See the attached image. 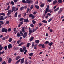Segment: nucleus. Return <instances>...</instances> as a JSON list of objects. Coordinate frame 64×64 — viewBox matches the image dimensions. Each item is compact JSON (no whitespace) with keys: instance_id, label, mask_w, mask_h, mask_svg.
<instances>
[{"instance_id":"obj_1","label":"nucleus","mask_w":64,"mask_h":64,"mask_svg":"<svg viewBox=\"0 0 64 64\" xmlns=\"http://www.w3.org/2000/svg\"><path fill=\"white\" fill-rule=\"evenodd\" d=\"M2 32H4L7 33V28H3L2 29Z\"/></svg>"},{"instance_id":"obj_2","label":"nucleus","mask_w":64,"mask_h":64,"mask_svg":"<svg viewBox=\"0 0 64 64\" xmlns=\"http://www.w3.org/2000/svg\"><path fill=\"white\" fill-rule=\"evenodd\" d=\"M27 34H28V32H25L24 34H23V38H25L27 36Z\"/></svg>"},{"instance_id":"obj_3","label":"nucleus","mask_w":64,"mask_h":64,"mask_svg":"<svg viewBox=\"0 0 64 64\" xmlns=\"http://www.w3.org/2000/svg\"><path fill=\"white\" fill-rule=\"evenodd\" d=\"M51 11H52V10L51 9L49 10V8H46L45 11L47 13L48 12H51Z\"/></svg>"},{"instance_id":"obj_4","label":"nucleus","mask_w":64,"mask_h":64,"mask_svg":"<svg viewBox=\"0 0 64 64\" xmlns=\"http://www.w3.org/2000/svg\"><path fill=\"white\" fill-rule=\"evenodd\" d=\"M62 11H63V8H61L59 10L58 13V14H60Z\"/></svg>"},{"instance_id":"obj_5","label":"nucleus","mask_w":64,"mask_h":64,"mask_svg":"<svg viewBox=\"0 0 64 64\" xmlns=\"http://www.w3.org/2000/svg\"><path fill=\"white\" fill-rule=\"evenodd\" d=\"M62 11H63V8H61L59 10L58 13V14H60Z\"/></svg>"},{"instance_id":"obj_6","label":"nucleus","mask_w":64,"mask_h":64,"mask_svg":"<svg viewBox=\"0 0 64 64\" xmlns=\"http://www.w3.org/2000/svg\"><path fill=\"white\" fill-rule=\"evenodd\" d=\"M10 14H11V10H9L8 11L7 15L8 16H9V15Z\"/></svg>"},{"instance_id":"obj_7","label":"nucleus","mask_w":64,"mask_h":64,"mask_svg":"<svg viewBox=\"0 0 64 64\" xmlns=\"http://www.w3.org/2000/svg\"><path fill=\"white\" fill-rule=\"evenodd\" d=\"M31 2V0H26V3L27 4H30Z\"/></svg>"},{"instance_id":"obj_8","label":"nucleus","mask_w":64,"mask_h":64,"mask_svg":"<svg viewBox=\"0 0 64 64\" xmlns=\"http://www.w3.org/2000/svg\"><path fill=\"white\" fill-rule=\"evenodd\" d=\"M8 47L9 49H10V48H12V46L11 44H8Z\"/></svg>"},{"instance_id":"obj_9","label":"nucleus","mask_w":64,"mask_h":64,"mask_svg":"<svg viewBox=\"0 0 64 64\" xmlns=\"http://www.w3.org/2000/svg\"><path fill=\"white\" fill-rule=\"evenodd\" d=\"M24 58H23L22 59L20 60V63L21 64H23V63H24Z\"/></svg>"},{"instance_id":"obj_10","label":"nucleus","mask_w":64,"mask_h":64,"mask_svg":"<svg viewBox=\"0 0 64 64\" xmlns=\"http://www.w3.org/2000/svg\"><path fill=\"white\" fill-rule=\"evenodd\" d=\"M12 61V59L11 58H9L8 61V63H10Z\"/></svg>"},{"instance_id":"obj_11","label":"nucleus","mask_w":64,"mask_h":64,"mask_svg":"<svg viewBox=\"0 0 64 64\" xmlns=\"http://www.w3.org/2000/svg\"><path fill=\"white\" fill-rule=\"evenodd\" d=\"M4 16H1L0 18V20H4Z\"/></svg>"},{"instance_id":"obj_12","label":"nucleus","mask_w":64,"mask_h":64,"mask_svg":"<svg viewBox=\"0 0 64 64\" xmlns=\"http://www.w3.org/2000/svg\"><path fill=\"white\" fill-rule=\"evenodd\" d=\"M24 22H29L28 21V18H27L26 19H24Z\"/></svg>"},{"instance_id":"obj_13","label":"nucleus","mask_w":64,"mask_h":64,"mask_svg":"<svg viewBox=\"0 0 64 64\" xmlns=\"http://www.w3.org/2000/svg\"><path fill=\"white\" fill-rule=\"evenodd\" d=\"M20 52H22V53L24 52V50L22 48H20Z\"/></svg>"},{"instance_id":"obj_14","label":"nucleus","mask_w":64,"mask_h":64,"mask_svg":"<svg viewBox=\"0 0 64 64\" xmlns=\"http://www.w3.org/2000/svg\"><path fill=\"white\" fill-rule=\"evenodd\" d=\"M25 44V43L24 42H21L20 43V44H18L19 46H22V45H23V44Z\"/></svg>"},{"instance_id":"obj_15","label":"nucleus","mask_w":64,"mask_h":64,"mask_svg":"<svg viewBox=\"0 0 64 64\" xmlns=\"http://www.w3.org/2000/svg\"><path fill=\"white\" fill-rule=\"evenodd\" d=\"M35 7L37 9H39V6L37 5H36L35 6Z\"/></svg>"},{"instance_id":"obj_16","label":"nucleus","mask_w":64,"mask_h":64,"mask_svg":"<svg viewBox=\"0 0 64 64\" xmlns=\"http://www.w3.org/2000/svg\"><path fill=\"white\" fill-rule=\"evenodd\" d=\"M40 6L41 8L44 7V3H42V4H41Z\"/></svg>"},{"instance_id":"obj_17","label":"nucleus","mask_w":64,"mask_h":64,"mask_svg":"<svg viewBox=\"0 0 64 64\" xmlns=\"http://www.w3.org/2000/svg\"><path fill=\"white\" fill-rule=\"evenodd\" d=\"M22 30L23 33H24V32H25V30L24 29V27L22 28Z\"/></svg>"},{"instance_id":"obj_18","label":"nucleus","mask_w":64,"mask_h":64,"mask_svg":"<svg viewBox=\"0 0 64 64\" xmlns=\"http://www.w3.org/2000/svg\"><path fill=\"white\" fill-rule=\"evenodd\" d=\"M57 0H56L53 1V2H52V4L54 5V4H55L56 3H57Z\"/></svg>"},{"instance_id":"obj_19","label":"nucleus","mask_w":64,"mask_h":64,"mask_svg":"<svg viewBox=\"0 0 64 64\" xmlns=\"http://www.w3.org/2000/svg\"><path fill=\"white\" fill-rule=\"evenodd\" d=\"M59 7L56 8L55 10H54V12H56V11H58V10H59Z\"/></svg>"},{"instance_id":"obj_20","label":"nucleus","mask_w":64,"mask_h":64,"mask_svg":"<svg viewBox=\"0 0 64 64\" xmlns=\"http://www.w3.org/2000/svg\"><path fill=\"white\" fill-rule=\"evenodd\" d=\"M42 22H43V23H47V21L45 20H43L42 21Z\"/></svg>"},{"instance_id":"obj_21","label":"nucleus","mask_w":64,"mask_h":64,"mask_svg":"<svg viewBox=\"0 0 64 64\" xmlns=\"http://www.w3.org/2000/svg\"><path fill=\"white\" fill-rule=\"evenodd\" d=\"M34 39V37L32 36L30 38V41H32Z\"/></svg>"},{"instance_id":"obj_22","label":"nucleus","mask_w":64,"mask_h":64,"mask_svg":"<svg viewBox=\"0 0 64 64\" xmlns=\"http://www.w3.org/2000/svg\"><path fill=\"white\" fill-rule=\"evenodd\" d=\"M0 15H2V16H5V14L4 13H0Z\"/></svg>"},{"instance_id":"obj_23","label":"nucleus","mask_w":64,"mask_h":64,"mask_svg":"<svg viewBox=\"0 0 64 64\" xmlns=\"http://www.w3.org/2000/svg\"><path fill=\"white\" fill-rule=\"evenodd\" d=\"M53 44V42H50V43H49L48 45L50 46H52V44Z\"/></svg>"},{"instance_id":"obj_24","label":"nucleus","mask_w":64,"mask_h":64,"mask_svg":"<svg viewBox=\"0 0 64 64\" xmlns=\"http://www.w3.org/2000/svg\"><path fill=\"white\" fill-rule=\"evenodd\" d=\"M4 24V22L3 21H0V24L1 25H2Z\"/></svg>"},{"instance_id":"obj_25","label":"nucleus","mask_w":64,"mask_h":64,"mask_svg":"<svg viewBox=\"0 0 64 64\" xmlns=\"http://www.w3.org/2000/svg\"><path fill=\"white\" fill-rule=\"evenodd\" d=\"M17 37H21V34H20V33H18L16 35Z\"/></svg>"},{"instance_id":"obj_26","label":"nucleus","mask_w":64,"mask_h":64,"mask_svg":"<svg viewBox=\"0 0 64 64\" xmlns=\"http://www.w3.org/2000/svg\"><path fill=\"white\" fill-rule=\"evenodd\" d=\"M12 41V38H9V39L8 40V41L9 42H11Z\"/></svg>"},{"instance_id":"obj_27","label":"nucleus","mask_w":64,"mask_h":64,"mask_svg":"<svg viewBox=\"0 0 64 64\" xmlns=\"http://www.w3.org/2000/svg\"><path fill=\"white\" fill-rule=\"evenodd\" d=\"M58 3H62L63 2V1L62 0H58Z\"/></svg>"},{"instance_id":"obj_28","label":"nucleus","mask_w":64,"mask_h":64,"mask_svg":"<svg viewBox=\"0 0 64 64\" xmlns=\"http://www.w3.org/2000/svg\"><path fill=\"white\" fill-rule=\"evenodd\" d=\"M19 20L20 21H24V18H21L19 19Z\"/></svg>"},{"instance_id":"obj_29","label":"nucleus","mask_w":64,"mask_h":64,"mask_svg":"<svg viewBox=\"0 0 64 64\" xmlns=\"http://www.w3.org/2000/svg\"><path fill=\"white\" fill-rule=\"evenodd\" d=\"M20 56H18L16 58V60H18V59H20Z\"/></svg>"},{"instance_id":"obj_30","label":"nucleus","mask_w":64,"mask_h":64,"mask_svg":"<svg viewBox=\"0 0 64 64\" xmlns=\"http://www.w3.org/2000/svg\"><path fill=\"white\" fill-rule=\"evenodd\" d=\"M29 32L30 33H32L33 32V30H32L29 29Z\"/></svg>"},{"instance_id":"obj_31","label":"nucleus","mask_w":64,"mask_h":64,"mask_svg":"<svg viewBox=\"0 0 64 64\" xmlns=\"http://www.w3.org/2000/svg\"><path fill=\"white\" fill-rule=\"evenodd\" d=\"M22 2L23 3H24V4H25L26 3V2L25 0H22Z\"/></svg>"},{"instance_id":"obj_32","label":"nucleus","mask_w":64,"mask_h":64,"mask_svg":"<svg viewBox=\"0 0 64 64\" xmlns=\"http://www.w3.org/2000/svg\"><path fill=\"white\" fill-rule=\"evenodd\" d=\"M39 40H36L35 41V42L36 43H38V44L39 43Z\"/></svg>"},{"instance_id":"obj_33","label":"nucleus","mask_w":64,"mask_h":64,"mask_svg":"<svg viewBox=\"0 0 64 64\" xmlns=\"http://www.w3.org/2000/svg\"><path fill=\"white\" fill-rule=\"evenodd\" d=\"M24 7L22 6L20 8V10H22L24 9Z\"/></svg>"},{"instance_id":"obj_34","label":"nucleus","mask_w":64,"mask_h":64,"mask_svg":"<svg viewBox=\"0 0 64 64\" xmlns=\"http://www.w3.org/2000/svg\"><path fill=\"white\" fill-rule=\"evenodd\" d=\"M10 6H8L7 8L5 10V11H7V10H8L9 9H10Z\"/></svg>"},{"instance_id":"obj_35","label":"nucleus","mask_w":64,"mask_h":64,"mask_svg":"<svg viewBox=\"0 0 64 64\" xmlns=\"http://www.w3.org/2000/svg\"><path fill=\"white\" fill-rule=\"evenodd\" d=\"M17 12H16L15 14L14 17H17Z\"/></svg>"},{"instance_id":"obj_36","label":"nucleus","mask_w":64,"mask_h":64,"mask_svg":"<svg viewBox=\"0 0 64 64\" xmlns=\"http://www.w3.org/2000/svg\"><path fill=\"white\" fill-rule=\"evenodd\" d=\"M20 34H21L22 36H23V33L22 32V31L20 30Z\"/></svg>"},{"instance_id":"obj_37","label":"nucleus","mask_w":64,"mask_h":64,"mask_svg":"<svg viewBox=\"0 0 64 64\" xmlns=\"http://www.w3.org/2000/svg\"><path fill=\"white\" fill-rule=\"evenodd\" d=\"M42 48H43L44 49V48H45V44H42Z\"/></svg>"},{"instance_id":"obj_38","label":"nucleus","mask_w":64,"mask_h":64,"mask_svg":"<svg viewBox=\"0 0 64 64\" xmlns=\"http://www.w3.org/2000/svg\"><path fill=\"white\" fill-rule=\"evenodd\" d=\"M22 48L23 49V50L24 51H25V50H26V47H24Z\"/></svg>"},{"instance_id":"obj_39","label":"nucleus","mask_w":64,"mask_h":64,"mask_svg":"<svg viewBox=\"0 0 64 64\" xmlns=\"http://www.w3.org/2000/svg\"><path fill=\"white\" fill-rule=\"evenodd\" d=\"M21 60V59H20L19 60H18L16 62V64H17V63H19V62Z\"/></svg>"},{"instance_id":"obj_40","label":"nucleus","mask_w":64,"mask_h":64,"mask_svg":"<svg viewBox=\"0 0 64 64\" xmlns=\"http://www.w3.org/2000/svg\"><path fill=\"white\" fill-rule=\"evenodd\" d=\"M9 24V21H6L5 24V25H7V24Z\"/></svg>"},{"instance_id":"obj_41","label":"nucleus","mask_w":64,"mask_h":64,"mask_svg":"<svg viewBox=\"0 0 64 64\" xmlns=\"http://www.w3.org/2000/svg\"><path fill=\"white\" fill-rule=\"evenodd\" d=\"M30 26L31 27H32V28L34 27V25H33V24H30Z\"/></svg>"},{"instance_id":"obj_42","label":"nucleus","mask_w":64,"mask_h":64,"mask_svg":"<svg viewBox=\"0 0 64 64\" xmlns=\"http://www.w3.org/2000/svg\"><path fill=\"white\" fill-rule=\"evenodd\" d=\"M26 46L27 47H29L30 46V43H28L26 44Z\"/></svg>"},{"instance_id":"obj_43","label":"nucleus","mask_w":64,"mask_h":64,"mask_svg":"<svg viewBox=\"0 0 64 64\" xmlns=\"http://www.w3.org/2000/svg\"><path fill=\"white\" fill-rule=\"evenodd\" d=\"M9 37V36H6L4 37V38H5V39H8Z\"/></svg>"},{"instance_id":"obj_44","label":"nucleus","mask_w":64,"mask_h":64,"mask_svg":"<svg viewBox=\"0 0 64 64\" xmlns=\"http://www.w3.org/2000/svg\"><path fill=\"white\" fill-rule=\"evenodd\" d=\"M11 4L12 5V6L14 5V2L12 1L11 2Z\"/></svg>"},{"instance_id":"obj_45","label":"nucleus","mask_w":64,"mask_h":64,"mask_svg":"<svg viewBox=\"0 0 64 64\" xmlns=\"http://www.w3.org/2000/svg\"><path fill=\"white\" fill-rule=\"evenodd\" d=\"M11 28H10L8 30V32H10V31H11Z\"/></svg>"},{"instance_id":"obj_46","label":"nucleus","mask_w":64,"mask_h":64,"mask_svg":"<svg viewBox=\"0 0 64 64\" xmlns=\"http://www.w3.org/2000/svg\"><path fill=\"white\" fill-rule=\"evenodd\" d=\"M4 48L5 50H6H6H7V46H6L4 47Z\"/></svg>"},{"instance_id":"obj_47","label":"nucleus","mask_w":64,"mask_h":64,"mask_svg":"<svg viewBox=\"0 0 64 64\" xmlns=\"http://www.w3.org/2000/svg\"><path fill=\"white\" fill-rule=\"evenodd\" d=\"M32 22L34 24H36V21H34V20H32Z\"/></svg>"},{"instance_id":"obj_48","label":"nucleus","mask_w":64,"mask_h":64,"mask_svg":"<svg viewBox=\"0 0 64 64\" xmlns=\"http://www.w3.org/2000/svg\"><path fill=\"white\" fill-rule=\"evenodd\" d=\"M29 55L30 56H33V54L32 53H30L29 54Z\"/></svg>"},{"instance_id":"obj_49","label":"nucleus","mask_w":64,"mask_h":64,"mask_svg":"<svg viewBox=\"0 0 64 64\" xmlns=\"http://www.w3.org/2000/svg\"><path fill=\"white\" fill-rule=\"evenodd\" d=\"M3 47L1 46V47L0 48V51H2L3 50Z\"/></svg>"},{"instance_id":"obj_50","label":"nucleus","mask_w":64,"mask_h":64,"mask_svg":"<svg viewBox=\"0 0 64 64\" xmlns=\"http://www.w3.org/2000/svg\"><path fill=\"white\" fill-rule=\"evenodd\" d=\"M52 20V18H50L48 20V22H50V21H51V20Z\"/></svg>"},{"instance_id":"obj_51","label":"nucleus","mask_w":64,"mask_h":64,"mask_svg":"<svg viewBox=\"0 0 64 64\" xmlns=\"http://www.w3.org/2000/svg\"><path fill=\"white\" fill-rule=\"evenodd\" d=\"M46 13L47 12H46V11H45L44 12V14L43 15L44 17L46 15Z\"/></svg>"},{"instance_id":"obj_52","label":"nucleus","mask_w":64,"mask_h":64,"mask_svg":"<svg viewBox=\"0 0 64 64\" xmlns=\"http://www.w3.org/2000/svg\"><path fill=\"white\" fill-rule=\"evenodd\" d=\"M24 51V54H26V53H27V50H26Z\"/></svg>"},{"instance_id":"obj_53","label":"nucleus","mask_w":64,"mask_h":64,"mask_svg":"<svg viewBox=\"0 0 64 64\" xmlns=\"http://www.w3.org/2000/svg\"><path fill=\"white\" fill-rule=\"evenodd\" d=\"M20 42H21V40H19L17 42V43H18V44H19V43H20Z\"/></svg>"},{"instance_id":"obj_54","label":"nucleus","mask_w":64,"mask_h":64,"mask_svg":"<svg viewBox=\"0 0 64 64\" xmlns=\"http://www.w3.org/2000/svg\"><path fill=\"white\" fill-rule=\"evenodd\" d=\"M24 22V21H22V22H20V25H22V24H23V22Z\"/></svg>"},{"instance_id":"obj_55","label":"nucleus","mask_w":64,"mask_h":64,"mask_svg":"<svg viewBox=\"0 0 64 64\" xmlns=\"http://www.w3.org/2000/svg\"><path fill=\"white\" fill-rule=\"evenodd\" d=\"M33 7H34L33 5H32L30 6V9H32L33 8Z\"/></svg>"},{"instance_id":"obj_56","label":"nucleus","mask_w":64,"mask_h":64,"mask_svg":"<svg viewBox=\"0 0 64 64\" xmlns=\"http://www.w3.org/2000/svg\"><path fill=\"white\" fill-rule=\"evenodd\" d=\"M25 61V63L26 64H28V63L27 62V60H26Z\"/></svg>"},{"instance_id":"obj_57","label":"nucleus","mask_w":64,"mask_h":64,"mask_svg":"<svg viewBox=\"0 0 64 64\" xmlns=\"http://www.w3.org/2000/svg\"><path fill=\"white\" fill-rule=\"evenodd\" d=\"M33 16V14H30L29 15V17H31Z\"/></svg>"},{"instance_id":"obj_58","label":"nucleus","mask_w":64,"mask_h":64,"mask_svg":"<svg viewBox=\"0 0 64 64\" xmlns=\"http://www.w3.org/2000/svg\"><path fill=\"white\" fill-rule=\"evenodd\" d=\"M42 44H40L38 45V46L39 47H42Z\"/></svg>"},{"instance_id":"obj_59","label":"nucleus","mask_w":64,"mask_h":64,"mask_svg":"<svg viewBox=\"0 0 64 64\" xmlns=\"http://www.w3.org/2000/svg\"><path fill=\"white\" fill-rule=\"evenodd\" d=\"M49 41H47L45 43V44H48V43L49 44Z\"/></svg>"},{"instance_id":"obj_60","label":"nucleus","mask_w":64,"mask_h":64,"mask_svg":"<svg viewBox=\"0 0 64 64\" xmlns=\"http://www.w3.org/2000/svg\"><path fill=\"white\" fill-rule=\"evenodd\" d=\"M16 8V7H15L14 6H13L12 7V9H13V10H14Z\"/></svg>"},{"instance_id":"obj_61","label":"nucleus","mask_w":64,"mask_h":64,"mask_svg":"<svg viewBox=\"0 0 64 64\" xmlns=\"http://www.w3.org/2000/svg\"><path fill=\"white\" fill-rule=\"evenodd\" d=\"M2 58L1 57L0 58V62H2Z\"/></svg>"},{"instance_id":"obj_62","label":"nucleus","mask_w":64,"mask_h":64,"mask_svg":"<svg viewBox=\"0 0 64 64\" xmlns=\"http://www.w3.org/2000/svg\"><path fill=\"white\" fill-rule=\"evenodd\" d=\"M6 62L5 61H4L2 63V64H6Z\"/></svg>"},{"instance_id":"obj_63","label":"nucleus","mask_w":64,"mask_h":64,"mask_svg":"<svg viewBox=\"0 0 64 64\" xmlns=\"http://www.w3.org/2000/svg\"><path fill=\"white\" fill-rule=\"evenodd\" d=\"M14 3H16L18 1V0H14Z\"/></svg>"},{"instance_id":"obj_64","label":"nucleus","mask_w":64,"mask_h":64,"mask_svg":"<svg viewBox=\"0 0 64 64\" xmlns=\"http://www.w3.org/2000/svg\"><path fill=\"white\" fill-rule=\"evenodd\" d=\"M16 28H14V32H15V31L16 30Z\"/></svg>"}]
</instances>
